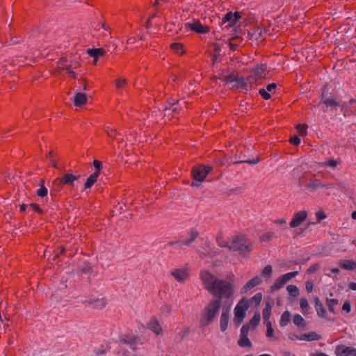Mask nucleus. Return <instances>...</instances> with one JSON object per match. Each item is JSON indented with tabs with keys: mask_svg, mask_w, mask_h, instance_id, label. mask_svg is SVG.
<instances>
[{
	"mask_svg": "<svg viewBox=\"0 0 356 356\" xmlns=\"http://www.w3.org/2000/svg\"><path fill=\"white\" fill-rule=\"evenodd\" d=\"M29 207L35 212L42 215L43 213L42 209L40 208V207L35 203H31L29 205Z\"/></svg>",
	"mask_w": 356,
	"mask_h": 356,
	"instance_id": "nucleus-52",
	"label": "nucleus"
},
{
	"mask_svg": "<svg viewBox=\"0 0 356 356\" xmlns=\"http://www.w3.org/2000/svg\"><path fill=\"white\" fill-rule=\"evenodd\" d=\"M306 290L308 293H311L314 288V284L312 282L307 281L305 284Z\"/></svg>",
	"mask_w": 356,
	"mask_h": 356,
	"instance_id": "nucleus-62",
	"label": "nucleus"
},
{
	"mask_svg": "<svg viewBox=\"0 0 356 356\" xmlns=\"http://www.w3.org/2000/svg\"><path fill=\"white\" fill-rule=\"evenodd\" d=\"M245 312L244 309L240 308L239 307H236L234 309V314H235V322L236 324H240L243 321V319L245 316Z\"/></svg>",
	"mask_w": 356,
	"mask_h": 356,
	"instance_id": "nucleus-22",
	"label": "nucleus"
},
{
	"mask_svg": "<svg viewBox=\"0 0 356 356\" xmlns=\"http://www.w3.org/2000/svg\"><path fill=\"white\" fill-rule=\"evenodd\" d=\"M275 234L273 232H268L263 234L260 236V240L262 242H269L273 238H275Z\"/></svg>",
	"mask_w": 356,
	"mask_h": 356,
	"instance_id": "nucleus-36",
	"label": "nucleus"
},
{
	"mask_svg": "<svg viewBox=\"0 0 356 356\" xmlns=\"http://www.w3.org/2000/svg\"><path fill=\"white\" fill-rule=\"evenodd\" d=\"M326 305L330 312L335 314V307L339 305V300L337 299L326 298Z\"/></svg>",
	"mask_w": 356,
	"mask_h": 356,
	"instance_id": "nucleus-30",
	"label": "nucleus"
},
{
	"mask_svg": "<svg viewBox=\"0 0 356 356\" xmlns=\"http://www.w3.org/2000/svg\"><path fill=\"white\" fill-rule=\"evenodd\" d=\"M271 308L272 307L270 303H266L265 307L262 311L263 318L266 323L269 321L271 314Z\"/></svg>",
	"mask_w": 356,
	"mask_h": 356,
	"instance_id": "nucleus-33",
	"label": "nucleus"
},
{
	"mask_svg": "<svg viewBox=\"0 0 356 356\" xmlns=\"http://www.w3.org/2000/svg\"><path fill=\"white\" fill-rule=\"evenodd\" d=\"M290 320L291 313L288 311L284 312L280 320V325L281 327H284L287 325V324L290 322Z\"/></svg>",
	"mask_w": 356,
	"mask_h": 356,
	"instance_id": "nucleus-29",
	"label": "nucleus"
},
{
	"mask_svg": "<svg viewBox=\"0 0 356 356\" xmlns=\"http://www.w3.org/2000/svg\"><path fill=\"white\" fill-rule=\"evenodd\" d=\"M200 278L204 285V288L209 291L212 289L211 286L216 281L219 280L208 270L202 271L200 273Z\"/></svg>",
	"mask_w": 356,
	"mask_h": 356,
	"instance_id": "nucleus-7",
	"label": "nucleus"
},
{
	"mask_svg": "<svg viewBox=\"0 0 356 356\" xmlns=\"http://www.w3.org/2000/svg\"><path fill=\"white\" fill-rule=\"evenodd\" d=\"M79 176H75L72 173H66L61 178H57L54 183H58L60 185L72 186L74 181L78 180Z\"/></svg>",
	"mask_w": 356,
	"mask_h": 356,
	"instance_id": "nucleus-11",
	"label": "nucleus"
},
{
	"mask_svg": "<svg viewBox=\"0 0 356 356\" xmlns=\"http://www.w3.org/2000/svg\"><path fill=\"white\" fill-rule=\"evenodd\" d=\"M300 142H301V140H300V137L298 136H294L292 138H291V139H290V143L291 144H293V145H300Z\"/></svg>",
	"mask_w": 356,
	"mask_h": 356,
	"instance_id": "nucleus-57",
	"label": "nucleus"
},
{
	"mask_svg": "<svg viewBox=\"0 0 356 356\" xmlns=\"http://www.w3.org/2000/svg\"><path fill=\"white\" fill-rule=\"evenodd\" d=\"M220 306L221 301L219 299H213L209 302L202 313V318L200 323L202 326H205L213 321L219 312Z\"/></svg>",
	"mask_w": 356,
	"mask_h": 356,
	"instance_id": "nucleus-3",
	"label": "nucleus"
},
{
	"mask_svg": "<svg viewBox=\"0 0 356 356\" xmlns=\"http://www.w3.org/2000/svg\"><path fill=\"white\" fill-rule=\"evenodd\" d=\"M234 83V86L237 88L243 89L246 86V83L243 77L236 76Z\"/></svg>",
	"mask_w": 356,
	"mask_h": 356,
	"instance_id": "nucleus-42",
	"label": "nucleus"
},
{
	"mask_svg": "<svg viewBox=\"0 0 356 356\" xmlns=\"http://www.w3.org/2000/svg\"><path fill=\"white\" fill-rule=\"evenodd\" d=\"M189 28L197 33L204 34L209 32V29L207 26H203L199 21H193L188 23Z\"/></svg>",
	"mask_w": 356,
	"mask_h": 356,
	"instance_id": "nucleus-13",
	"label": "nucleus"
},
{
	"mask_svg": "<svg viewBox=\"0 0 356 356\" xmlns=\"http://www.w3.org/2000/svg\"><path fill=\"white\" fill-rule=\"evenodd\" d=\"M173 277L179 282L186 280L189 276L188 270L184 268H177L171 273Z\"/></svg>",
	"mask_w": 356,
	"mask_h": 356,
	"instance_id": "nucleus-14",
	"label": "nucleus"
},
{
	"mask_svg": "<svg viewBox=\"0 0 356 356\" xmlns=\"http://www.w3.org/2000/svg\"><path fill=\"white\" fill-rule=\"evenodd\" d=\"M262 280L259 276H255L254 277L250 280L241 289V293H247L249 290L259 285Z\"/></svg>",
	"mask_w": 356,
	"mask_h": 356,
	"instance_id": "nucleus-15",
	"label": "nucleus"
},
{
	"mask_svg": "<svg viewBox=\"0 0 356 356\" xmlns=\"http://www.w3.org/2000/svg\"><path fill=\"white\" fill-rule=\"evenodd\" d=\"M241 18V13L239 12H228L222 17L221 21V26L222 29L227 30L229 29L236 25L238 21Z\"/></svg>",
	"mask_w": 356,
	"mask_h": 356,
	"instance_id": "nucleus-5",
	"label": "nucleus"
},
{
	"mask_svg": "<svg viewBox=\"0 0 356 356\" xmlns=\"http://www.w3.org/2000/svg\"><path fill=\"white\" fill-rule=\"evenodd\" d=\"M238 344L241 347H250V346H252V342L249 339L248 336L240 337V339L238 341Z\"/></svg>",
	"mask_w": 356,
	"mask_h": 356,
	"instance_id": "nucleus-35",
	"label": "nucleus"
},
{
	"mask_svg": "<svg viewBox=\"0 0 356 356\" xmlns=\"http://www.w3.org/2000/svg\"><path fill=\"white\" fill-rule=\"evenodd\" d=\"M327 91L328 89L326 87L322 89L321 103L324 104L327 108L339 106L340 104L337 101L333 95H327Z\"/></svg>",
	"mask_w": 356,
	"mask_h": 356,
	"instance_id": "nucleus-6",
	"label": "nucleus"
},
{
	"mask_svg": "<svg viewBox=\"0 0 356 356\" xmlns=\"http://www.w3.org/2000/svg\"><path fill=\"white\" fill-rule=\"evenodd\" d=\"M334 353L337 356H356V348L341 344L336 346Z\"/></svg>",
	"mask_w": 356,
	"mask_h": 356,
	"instance_id": "nucleus-8",
	"label": "nucleus"
},
{
	"mask_svg": "<svg viewBox=\"0 0 356 356\" xmlns=\"http://www.w3.org/2000/svg\"><path fill=\"white\" fill-rule=\"evenodd\" d=\"M286 290L289 292V293L293 297H297L299 295V289L295 285H288L286 286Z\"/></svg>",
	"mask_w": 356,
	"mask_h": 356,
	"instance_id": "nucleus-38",
	"label": "nucleus"
},
{
	"mask_svg": "<svg viewBox=\"0 0 356 356\" xmlns=\"http://www.w3.org/2000/svg\"><path fill=\"white\" fill-rule=\"evenodd\" d=\"M273 273V268L270 265H267L262 270V275L267 279L270 278Z\"/></svg>",
	"mask_w": 356,
	"mask_h": 356,
	"instance_id": "nucleus-44",
	"label": "nucleus"
},
{
	"mask_svg": "<svg viewBox=\"0 0 356 356\" xmlns=\"http://www.w3.org/2000/svg\"><path fill=\"white\" fill-rule=\"evenodd\" d=\"M308 128V126L307 124H298L296 129L300 133V135L303 136L307 134V129Z\"/></svg>",
	"mask_w": 356,
	"mask_h": 356,
	"instance_id": "nucleus-51",
	"label": "nucleus"
},
{
	"mask_svg": "<svg viewBox=\"0 0 356 356\" xmlns=\"http://www.w3.org/2000/svg\"><path fill=\"white\" fill-rule=\"evenodd\" d=\"M154 14L152 15L151 17H149L147 20L145 22V28L147 29V30H149L151 26H152V20L154 19Z\"/></svg>",
	"mask_w": 356,
	"mask_h": 356,
	"instance_id": "nucleus-60",
	"label": "nucleus"
},
{
	"mask_svg": "<svg viewBox=\"0 0 356 356\" xmlns=\"http://www.w3.org/2000/svg\"><path fill=\"white\" fill-rule=\"evenodd\" d=\"M315 309L318 316L326 318V309L318 297L315 298Z\"/></svg>",
	"mask_w": 356,
	"mask_h": 356,
	"instance_id": "nucleus-19",
	"label": "nucleus"
},
{
	"mask_svg": "<svg viewBox=\"0 0 356 356\" xmlns=\"http://www.w3.org/2000/svg\"><path fill=\"white\" fill-rule=\"evenodd\" d=\"M87 102L86 95L82 92H77L74 98V104L76 107L84 105Z\"/></svg>",
	"mask_w": 356,
	"mask_h": 356,
	"instance_id": "nucleus-21",
	"label": "nucleus"
},
{
	"mask_svg": "<svg viewBox=\"0 0 356 356\" xmlns=\"http://www.w3.org/2000/svg\"><path fill=\"white\" fill-rule=\"evenodd\" d=\"M115 88L116 89L120 91L121 90H123L126 88L127 86V81L125 79L123 78H119L115 81Z\"/></svg>",
	"mask_w": 356,
	"mask_h": 356,
	"instance_id": "nucleus-37",
	"label": "nucleus"
},
{
	"mask_svg": "<svg viewBox=\"0 0 356 356\" xmlns=\"http://www.w3.org/2000/svg\"><path fill=\"white\" fill-rule=\"evenodd\" d=\"M284 284H285L284 281H283L282 279L280 277L275 280V283L270 286V291L272 292L279 291L280 289H282L284 286Z\"/></svg>",
	"mask_w": 356,
	"mask_h": 356,
	"instance_id": "nucleus-31",
	"label": "nucleus"
},
{
	"mask_svg": "<svg viewBox=\"0 0 356 356\" xmlns=\"http://www.w3.org/2000/svg\"><path fill=\"white\" fill-rule=\"evenodd\" d=\"M93 165L95 167V172L93 173H96L97 175L99 176L100 172L103 168L102 162L99 160L93 161Z\"/></svg>",
	"mask_w": 356,
	"mask_h": 356,
	"instance_id": "nucleus-45",
	"label": "nucleus"
},
{
	"mask_svg": "<svg viewBox=\"0 0 356 356\" xmlns=\"http://www.w3.org/2000/svg\"><path fill=\"white\" fill-rule=\"evenodd\" d=\"M236 307H239L240 308L244 309L245 311H247L250 307L249 301L245 298H243L238 302V303L236 305Z\"/></svg>",
	"mask_w": 356,
	"mask_h": 356,
	"instance_id": "nucleus-46",
	"label": "nucleus"
},
{
	"mask_svg": "<svg viewBox=\"0 0 356 356\" xmlns=\"http://www.w3.org/2000/svg\"><path fill=\"white\" fill-rule=\"evenodd\" d=\"M106 132H107L108 136L109 137H111V138H115L116 136V134H117L115 130L112 129H109V128H108L106 129Z\"/></svg>",
	"mask_w": 356,
	"mask_h": 356,
	"instance_id": "nucleus-64",
	"label": "nucleus"
},
{
	"mask_svg": "<svg viewBox=\"0 0 356 356\" xmlns=\"http://www.w3.org/2000/svg\"><path fill=\"white\" fill-rule=\"evenodd\" d=\"M171 49L177 54L182 55L185 53L184 45L179 42H174L170 44Z\"/></svg>",
	"mask_w": 356,
	"mask_h": 356,
	"instance_id": "nucleus-26",
	"label": "nucleus"
},
{
	"mask_svg": "<svg viewBox=\"0 0 356 356\" xmlns=\"http://www.w3.org/2000/svg\"><path fill=\"white\" fill-rule=\"evenodd\" d=\"M259 94L266 100H268L271 97L270 94L264 88L259 89Z\"/></svg>",
	"mask_w": 356,
	"mask_h": 356,
	"instance_id": "nucleus-50",
	"label": "nucleus"
},
{
	"mask_svg": "<svg viewBox=\"0 0 356 356\" xmlns=\"http://www.w3.org/2000/svg\"><path fill=\"white\" fill-rule=\"evenodd\" d=\"M40 188L36 191V194L40 197H46L48 194V189L44 186V180L43 179L40 180Z\"/></svg>",
	"mask_w": 356,
	"mask_h": 356,
	"instance_id": "nucleus-23",
	"label": "nucleus"
},
{
	"mask_svg": "<svg viewBox=\"0 0 356 356\" xmlns=\"http://www.w3.org/2000/svg\"><path fill=\"white\" fill-rule=\"evenodd\" d=\"M213 170V167L211 165H204L200 164L194 166L191 170V174L193 177V181L191 183V186L199 187L201 184L204 181L207 176Z\"/></svg>",
	"mask_w": 356,
	"mask_h": 356,
	"instance_id": "nucleus-4",
	"label": "nucleus"
},
{
	"mask_svg": "<svg viewBox=\"0 0 356 356\" xmlns=\"http://www.w3.org/2000/svg\"><path fill=\"white\" fill-rule=\"evenodd\" d=\"M265 72H266V67L264 65H261L259 67H256L254 70L253 76L255 78V79H261L264 76Z\"/></svg>",
	"mask_w": 356,
	"mask_h": 356,
	"instance_id": "nucleus-32",
	"label": "nucleus"
},
{
	"mask_svg": "<svg viewBox=\"0 0 356 356\" xmlns=\"http://www.w3.org/2000/svg\"><path fill=\"white\" fill-rule=\"evenodd\" d=\"M88 54L94 58V63H96L98 58L103 56L105 53L104 50L102 48L88 49L87 51Z\"/></svg>",
	"mask_w": 356,
	"mask_h": 356,
	"instance_id": "nucleus-20",
	"label": "nucleus"
},
{
	"mask_svg": "<svg viewBox=\"0 0 356 356\" xmlns=\"http://www.w3.org/2000/svg\"><path fill=\"white\" fill-rule=\"evenodd\" d=\"M308 187L313 189H317L319 187H323V184L318 179H314L311 181Z\"/></svg>",
	"mask_w": 356,
	"mask_h": 356,
	"instance_id": "nucleus-48",
	"label": "nucleus"
},
{
	"mask_svg": "<svg viewBox=\"0 0 356 356\" xmlns=\"http://www.w3.org/2000/svg\"><path fill=\"white\" fill-rule=\"evenodd\" d=\"M298 274V271H293V272H290V273H286V274L280 276V277L282 279L283 281H284V283L286 284L291 278L296 277Z\"/></svg>",
	"mask_w": 356,
	"mask_h": 356,
	"instance_id": "nucleus-43",
	"label": "nucleus"
},
{
	"mask_svg": "<svg viewBox=\"0 0 356 356\" xmlns=\"http://www.w3.org/2000/svg\"><path fill=\"white\" fill-rule=\"evenodd\" d=\"M261 320V316L259 312H257L254 314V316L252 318V319L249 321V323H247L246 324H250V327H256Z\"/></svg>",
	"mask_w": 356,
	"mask_h": 356,
	"instance_id": "nucleus-34",
	"label": "nucleus"
},
{
	"mask_svg": "<svg viewBox=\"0 0 356 356\" xmlns=\"http://www.w3.org/2000/svg\"><path fill=\"white\" fill-rule=\"evenodd\" d=\"M341 111L345 117L350 116L356 113V106H351L347 102H342L340 106Z\"/></svg>",
	"mask_w": 356,
	"mask_h": 356,
	"instance_id": "nucleus-16",
	"label": "nucleus"
},
{
	"mask_svg": "<svg viewBox=\"0 0 356 356\" xmlns=\"http://www.w3.org/2000/svg\"><path fill=\"white\" fill-rule=\"evenodd\" d=\"M293 322L299 327H305L307 325L306 321L300 314H295L293 318Z\"/></svg>",
	"mask_w": 356,
	"mask_h": 356,
	"instance_id": "nucleus-27",
	"label": "nucleus"
},
{
	"mask_svg": "<svg viewBox=\"0 0 356 356\" xmlns=\"http://www.w3.org/2000/svg\"><path fill=\"white\" fill-rule=\"evenodd\" d=\"M250 329V324H244L241 328L240 337L248 336Z\"/></svg>",
	"mask_w": 356,
	"mask_h": 356,
	"instance_id": "nucleus-47",
	"label": "nucleus"
},
{
	"mask_svg": "<svg viewBox=\"0 0 356 356\" xmlns=\"http://www.w3.org/2000/svg\"><path fill=\"white\" fill-rule=\"evenodd\" d=\"M177 108H178V102L177 103L171 104L169 108L165 107V111H168V110L170 111V110H172V112H177Z\"/></svg>",
	"mask_w": 356,
	"mask_h": 356,
	"instance_id": "nucleus-59",
	"label": "nucleus"
},
{
	"mask_svg": "<svg viewBox=\"0 0 356 356\" xmlns=\"http://www.w3.org/2000/svg\"><path fill=\"white\" fill-rule=\"evenodd\" d=\"M98 177L96 173L91 174L84 184V189L90 188L97 182Z\"/></svg>",
	"mask_w": 356,
	"mask_h": 356,
	"instance_id": "nucleus-24",
	"label": "nucleus"
},
{
	"mask_svg": "<svg viewBox=\"0 0 356 356\" xmlns=\"http://www.w3.org/2000/svg\"><path fill=\"white\" fill-rule=\"evenodd\" d=\"M219 252H220V251L218 249L213 248H210L209 250H205L204 254L206 255L211 256V255H217L219 254Z\"/></svg>",
	"mask_w": 356,
	"mask_h": 356,
	"instance_id": "nucleus-54",
	"label": "nucleus"
},
{
	"mask_svg": "<svg viewBox=\"0 0 356 356\" xmlns=\"http://www.w3.org/2000/svg\"><path fill=\"white\" fill-rule=\"evenodd\" d=\"M229 322V311L223 309L220 317V327L222 332H225L227 329Z\"/></svg>",
	"mask_w": 356,
	"mask_h": 356,
	"instance_id": "nucleus-18",
	"label": "nucleus"
},
{
	"mask_svg": "<svg viewBox=\"0 0 356 356\" xmlns=\"http://www.w3.org/2000/svg\"><path fill=\"white\" fill-rule=\"evenodd\" d=\"M321 339V335L314 331L309 333L302 334L300 336V340L306 341H318Z\"/></svg>",
	"mask_w": 356,
	"mask_h": 356,
	"instance_id": "nucleus-17",
	"label": "nucleus"
},
{
	"mask_svg": "<svg viewBox=\"0 0 356 356\" xmlns=\"http://www.w3.org/2000/svg\"><path fill=\"white\" fill-rule=\"evenodd\" d=\"M316 216L317 220L318 222L321 221L322 220H323L326 218L325 214L322 211L317 212L316 213Z\"/></svg>",
	"mask_w": 356,
	"mask_h": 356,
	"instance_id": "nucleus-61",
	"label": "nucleus"
},
{
	"mask_svg": "<svg viewBox=\"0 0 356 356\" xmlns=\"http://www.w3.org/2000/svg\"><path fill=\"white\" fill-rule=\"evenodd\" d=\"M307 216V213L305 211H300L297 213H295L290 222V227L292 228L297 227L305 220Z\"/></svg>",
	"mask_w": 356,
	"mask_h": 356,
	"instance_id": "nucleus-10",
	"label": "nucleus"
},
{
	"mask_svg": "<svg viewBox=\"0 0 356 356\" xmlns=\"http://www.w3.org/2000/svg\"><path fill=\"white\" fill-rule=\"evenodd\" d=\"M254 245L252 241L246 235L242 234L233 236L229 247L230 251L237 252L244 258L250 257Z\"/></svg>",
	"mask_w": 356,
	"mask_h": 356,
	"instance_id": "nucleus-1",
	"label": "nucleus"
},
{
	"mask_svg": "<svg viewBox=\"0 0 356 356\" xmlns=\"http://www.w3.org/2000/svg\"><path fill=\"white\" fill-rule=\"evenodd\" d=\"M338 164V161L334 159H330L324 163L325 166L335 168Z\"/></svg>",
	"mask_w": 356,
	"mask_h": 356,
	"instance_id": "nucleus-55",
	"label": "nucleus"
},
{
	"mask_svg": "<svg viewBox=\"0 0 356 356\" xmlns=\"http://www.w3.org/2000/svg\"><path fill=\"white\" fill-rule=\"evenodd\" d=\"M300 308L302 309V313L304 314H307V311L309 309V305L307 298H301L300 300Z\"/></svg>",
	"mask_w": 356,
	"mask_h": 356,
	"instance_id": "nucleus-40",
	"label": "nucleus"
},
{
	"mask_svg": "<svg viewBox=\"0 0 356 356\" xmlns=\"http://www.w3.org/2000/svg\"><path fill=\"white\" fill-rule=\"evenodd\" d=\"M88 303L91 305H93V307L96 309H102L106 306V301L104 298H102L95 300H90L88 301Z\"/></svg>",
	"mask_w": 356,
	"mask_h": 356,
	"instance_id": "nucleus-28",
	"label": "nucleus"
},
{
	"mask_svg": "<svg viewBox=\"0 0 356 356\" xmlns=\"http://www.w3.org/2000/svg\"><path fill=\"white\" fill-rule=\"evenodd\" d=\"M236 76H234V74H229V75H227L225 76L224 78V81L226 82V83H233L235 81V79H236Z\"/></svg>",
	"mask_w": 356,
	"mask_h": 356,
	"instance_id": "nucleus-58",
	"label": "nucleus"
},
{
	"mask_svg": "<svg viewBox=\"0 0 356 356\" xmlns=\"http://www.w3.org/2000/svg\"><path fill=\"white\" fill-rule=\"evenodd\" d=\"M216 242L217 244L221 248H227L229 249V247L230 246L227 241L224 240L221 234H218L216 236Z\"/></svg>",
	"mask_w": 356,
	"mask_h": 356,
	"instance_id": "nucleus-41",
	"label": "nucleus"
},
{
	"mask_svg": "<svg viewBox=\"0 0 356 356\" xmlns=\"http://www.w3.org/2000/svg\"><path fill=\"white\" fill-rule=\"evenodd\" d=\"M66 62V60L60 59L58 63L59 67L62 68L64 70H66L67 74H69L71 76L75 78L76 73L73 70H72V68L76 69L79 66V63L75 62L73 64L68 65L65 63Z\"/></svg>",
	"mask_w": 356,
	"mask_h": 356,
	"instance_id": "nucleus-12",
	"label": "nucleus"
},
{
	"mask_svg": "<svg viewBox=\"0 0 356 356\" xmlns=\"http://www.w3.org/2000/svg\"><path fill=\"white\" fill-rule=\"evenodd\" d=\"M212 289L209 291L216 299L229 300L233 298L234 293V287L232 282L225 280H216L211 286Z\"/></svg>",
	"mask_w": 356,
	"mask_h": 356,
	"instance_id": "nucleus-2",
	"label": "nucleus"
},
{
	"mask_svg": "<svg viewBox=\"0 0 356 356\" xmlns=\"http://www.w3.org/2000/svg\"><path fill=\"white\" fill-rule=\"evenodd\" d=\"M266 337L268 339L274 338V330L272 326V323L270 321L266 323Z\"/></svg>",
	"mask_w": 356,
	"mask_h": 356,
	"instance_id": "nucleus-39",
	"label": "nucleus"
},
{
	"mask_svg": "<svg viewBox=\"0 0 356 356\" xmlns=\"http://www.w3.org/2000/svg\"><path fill=\"white\" fill-rule=\"evenodd\" d=\"M318 268H319V266H318V264H314V265L311 266L308 268L307 272H308L309 273H312L316 272Z\"/></svg>",
	"mask_w": 356,
	"mask_h": 356,
	"instance_id": "nucleus-63",
	"label": "nucleus"
},
{
	"mask_svg": "<svg viewBox=\"0 0 356 356\" xmlns=\"http://www.w3.org/2000/svg\"><path fill=\"white\" fill-rule=\"evenodd\" d=\"M48 158L49 159V161H50V163H51V166L53 168H57V164H56V160L54 159V153L52 151H50L49 152Z\"/></svg>",
	"mask_w": 356,
	"mask_h": 356,
	"instance_id": "nucleus-53",
	"label": "nucleus"
},
{
	"mask_svg": "<svg viewBox=\"0 0 356 356\" xmlns=\"http://www.w3.org/2000/svg\"><path fill=\"white\" fill-rule=\"evenodd\" d=\"M340 266L346 270H353L356 269V262L350 260H343L339 264Z\"/></svg>",
	"mask_w": 356,
	"mask_h": 356,
	"instance_id": "nucleus-25",
	"label": "nucleus"
},
{
	"mask_svg": "<svg viewBox=\"0 0 356 356\" xmlns=\"http://www.w3.org/2000/svg\"><path fill=\"white\" fill-rule=\"evenodd\" d=\"M199 236V233L197 231L191 229L188 232V238L184 239L179 241L176 242H170L168 245H178L179 246L181 245H186V246H190L191 244Z\"/></svg>",
	"mask_w": 356,
	"mask_h": 356,
	"instance_id": "nucleus-9",
	"label": "nucleus"
},
{
	"mask_svg": "<svg viewBox=\"0 0 356 356\" xmlns=\"http://www.w3.org/2000/svg\"><path fill=\"white\" fill-rule=\"evenodd\" d=\"M261 300L262 294L261 293H257L252 298L251 302L254 303L256 305H258L260 304Z\"/></svg>",
	"mask_w": 356,
	"mask_h": 356,
	"instance_id": "nucleus-49",
	"label": "nucleus"
},
{
	"mask_svg": "<svg viewBox=\"0 0 356 356\" xmlns=\"http://www.w3.org/2000/svg\"><path fill=\"white\" fill-rule=\"evenodd\" d=\"M342 310L349 313L351 310V305L348 300L345 301L342 306Z\"/></svg>",
	"mask_w": 356,
	"mask_h": 356,
	"instance_id": "nucleus-56",
	"label": "nucleus"
}]
</instances>
